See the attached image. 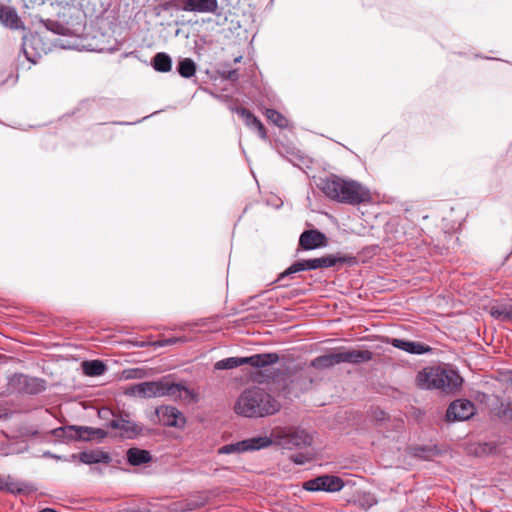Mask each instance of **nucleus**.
I'll return each mask as SVG.
<instances>
[{
  "label": "nucleus",
  "mask_w": 512,
  "mask_h": 512,
  "mask_svg": "<svg viewBox=\"0 0 512 512\" xmlns=\"http://www.w3.org/2000/svg\"><path fill=\"white\" fill-rule=\"evenodd\" d=\"M281 404L265 389L251 387L245 389L238 397L234 411L248 418H260L276 414Z\"/></svg>",
  "instance_id": "nucleus-1"
},
{
  "label": "nucleus",
  "mask_w": 512,
  "mask_h": 512,
  "mask_svg": "<svg viewBox=\"0 0 512 512\" xmlns=\"http://www.w3.org/2000/svg\"><path fill=\"white\" fill-rule=\"evenodd\" d=\"M463 383V378L453 369L431 366L425 367L416 375V385L420 389H437L445 393L458 390Z\"/></svg>",
  "instance_id": "nucleus-2"
},
{
  "label": "nucleus",
  "mask_w": 512,
  "mask_h": 512,
  "mask_svg": "<svg viewBox=\"0 0 512 512\" xmlns=\"http://www.w3.org/2000/svg\"><path fill=\"white\" fill-rule=\"evenodd\" d=\"M354 233L367 234L374 226L376 217L375 199L372 193L359 182L354 181Z\"/></svg>",
  "instance_id": "nucleus-3"
},
{
  "label": "nucleus",
  "mask_w": 512,
  "mask_h": 512,
  "mask_svg": "<svg viewBox=\"0 0 512 512\" xmlns=\"http://www.w3.org/2000/svg\"><path fill=\"white\" fill-rule=\"evenodd\" d=\"M385 241L389 246L407 245L408 247L419 248L423 243L420 229L415 225H404L393 219L385 225Z\"/></svg>",
  "instance_id": "nucleus-4"
},
{
  "label": "nucleus",
  "mask_w": 512,
  "mask_h": 512,
  "mask_svg": "<svg viewBox=\"0 0 512 512\" xmlns=\"http://www.w3.org/2000/svg\"><path fill=\"white\" fill-rule=\"evenodd\" d=\"M317 186L327 197L352 204V182L330 175L320 179Z\"/></svg>",
  "instance_id": "nucleus-5"
},
{
  "label": "nucleus",
  "mask_w": 512,
  "mask_h": 512,
  "mask_svg": "<svg viewBox=\"0 0 512 512\" xmlns=\"http://www.w3.org/2000/svg\"><path fill=\"white\" fill-rule=\"evenodd\" d=\"M279 359V355L274 352L254 354L249 357H229L216 362L215 369L228 370L244 364H249L256 368H262L277 363Z\"/></svg>",
  "instance_id": "nucleus-6"
},
{
  "label": "nucleus",
  "mask_w": 512,
  "mask_h": 512,
  "mask_svg": "<svg viewBox=\"0 0 512 512\" xmlns=\"http://www.w3.org/2000/svg\"><path fill=\"white\" fill-rule=\"evenodd\" d=\"M275 444L284 449L302 448L311 444V436L299 428H275L272 430Z\"/></svg>",
  "instance_id": "nucleus-7"
},
{
  "label": "nucleus",
  "mask_w": 512,
  "mask_h": 512,
  "mask_svg": "<svg viewBox=\"0 0 512 512\" xmlns=\"http://www.w3.org/2000/svg\"><path fill=\"white\" fill-rule=\"evenodd\" d=\"M345 259L336 257L334 255H325L318 258H312L307 260H300L293 263L285 271H283L277 278V282H281L286 277H289L297 272L305 270H315L319 268H329L336 266L338 263L344 262Z\"/></svg>",
  "instance_id": "nucleus-8"
},
{
  "label": "nucleus",
  "mask_w": 512,
  "mask_h": 512,
  "mask_svg": "<svg viewBox=\"0 0 512 512\" xmlns=\"http://www.w3.org/2000/svg\"><path fill=\"white\" fill-rule=\"evenodd\" d=\"M160 397L168 396L186 403L197 402V395L188 387L179 383L160 381Z\"/></svg>",
  "instance_id": "nucleus-9"
},
{
  "label": "nucleus",
  "mask_w": 512,
  "mask_h": 512,
  "mask_svg": "<svg viewBox=\"0 0 512 512\" xmlns=\"http://www.w3.org/2000/svg\"><path fill=\"white\" fill-rule=\"evenodd\" d=\"M160 397L168 396L186 403L197 402V395L188 387L179 383L160 381Z\"/></svg>",
  "instance_id": "nucleus-10"
},
{
  "label": "nucleus",
  "mask_w": 512,
  "mask_h": 512,
  "mask_svg": "<svg viewBox=\"0 0 512 512\" xmlns=\"http://www.w3.org/2000/svg\"><path fill=\"white\" fill-rule=\"evenodd\" d=\"M476 412L473 402L467 399H457L453 401L447 411V421H465L470 419Z\"/></svg>",
  "instance_id": "nucleus-11"
},
{
  "label": "nucleus",
  "mask_w": 512,
  "mask_h": 512,
  "mask_svg": "<svg viewBox=\"0 0 512 512\" xmlns=\"http://www.w3.org/2000/svg\"><path fill=\"white\" fill-rule=\"evenodd\" d=\"M344 362H352V351H331L313 359L310 366L315 369H326Z\"/></svg>",
  "instance_id": "nucleus-12"
},
{
  "label": "nucleus",
  "mask_w": 512,
  "mask_h": 512,
  "mask_svg": "<svg viewBox=\"0 0 512 512\" xmlns=\"http://www.w3.org/2000/svg\"><path fill=\"white\" fill-rule=\"evenodd\" d=\"M303 487L307 491H326L336 492L342 489L343 481L337 476H319L317 478L306 481Z\"/></svg>",
  "instance_id": "nucleus-13"
},
{
  "label": "nucleus",
  "mask_w": 512,
  "mask_h": 512,
  "mask_svg": "<svg viewBox=\"0 0 512 512\" xmlns=\"http://www.w3.org/2000/svg\"><path fill=\"white\" fill-rule=\"evenodd\" d=\"M159 422L167 427L183 428L186 424L184 415L173 406H160L156 409Z\"/></svg>",
  "instance_id": "nucleus-14"
},
{
  "label": "nucleus",
  "mask_w": 512,
  "mask_h": 512,
  "mask_svg": "<svg viewBox=\"0 0 512 512\" xmlns=\"http://www.w3.org/2000/svg\"><path fill=\"white\" fill-rule=\"evenodd\" d=\"M175 6L183 11L214 13L218 9L217 0H174Z\"/></svg>",
  "instance_id": "nucleus-15"
},
{
  "label": "nucleus",
  "mask_w": 512,
  "mask_h": 512,
  "mask_svg": "<svg viewBox=\"0 0 512 512\" xmlns=\"http://www.w3.org/2000/svg\"><path fill=\"white\" fill-rule=\"evenodd\" d=\"M107 427L114 430H119V435L128 439L134 438L142 431L141 426L124 418L123 416H115L107 423Z\"/></svg>",
  "instance_id": "nucleus-16"
},
{
  "label": "nucleus",
  "mask_w": 512,
  "mask_h": 512,
  "mask_svg": "<svg viewBox=\"0 0 512 512\" xmlns=\"http://www.w3.org/2000/svg\"><path fill=\"white\" fill-rule=\"evenodd\" d=\"M299 245L304 250H313L327 245V238L324 233L317 229L305 230L299 238Z\"/></svg>",
  "instance_id": "nucleus-17"
},
{
  "label": "nucleus",
  "mask_w": 512,
  "mask_h": 512,
  "mask_svg": "<svg viewBox=\"0 0 512 512\" xmlns=\"http://www.w3.org/2000/svg\"><path fill=\"white\" fill-rule=\"evenodd\" d=\"M0 23L9 29H24V24L14 7L0 3Z\"/></svg>",
  "instance_id": "nucleus-18"
},
{
  "label": "nucleus",
  "mask_w": 512,
  "mask_h": 512,
  "mask_svg": "<svg viewBox=\"0 0 512 512\" xmlns=\"http://www.w3.org/2000/svg\"><path fill=\"white\" fill-rule=\"evenodd\" d=\"M232 110L243 118L245 124L248 127L257 130L262 139L267 138L266 130L263 124L250 110L244 107H236Z\"/></svg>",
  "instance_id": "nucleus-19"
},
{
  "label": "nucleus",
  "mask_w": 512,
  "mask_h": 512,
  "mask_svg": "<svg viewBox=\"0 0 512 512\" xmlns=\"http://www.w3.org/2000/svg\"><path fill=\"white\" fill-rule=\"evenodd\" d=\"M18 382L21 385V391L26 394L36 395L46 389L45 381L36 377L20 375Z\"/></svg>",
  "instance_id": "nucleus-20"
},
{
  "label": "nucleus",
  "mask_w": 512,
  "mask_h": 512,
  "mask_svg": "<svg viewBox=\"0 0 512 512\" xmlns=\"http://www.w3.org/2000/svg\"><path fill=\"white\" fill-rule=\"evenodd\" d=\"M160 381H147L132 387V393L142 398L160 397Z\"/></svg>",
  "instance_id": "nucleus-21"
},
{
  "label": "nucleus",
  "mask_w": 512,
  "mask_h": 512,
  "mask_svg": "<svg viewBox=\"0 0 512 512\" xmlns=\"http://www.w3.org/2000/svg\"><path fill=\"white\" fill-rule=\"evenodd\" d=\"M392 345L410 354L421 355L431 350L428 345L420 342L408 341L403 339H393Z\"/></svg>",
  "instance_id": "nucleus-22"
},
{
  "label": "nucleus",
  "mask_w": 512,
  "mask_h": 512,
  "mask_svg": "<svg viewBox=\"0 0 512 512\" xmlns=\"http://www.w3.org/2000/svg\"><path fill=\"white\" fill-rule=\"evenodd\" d=\"M246 451H256L263 448H267L272 444H275L274 437L268 436H257L243 440Z\"/></svg>",
  "instance_id": "nucleus-23"
},
{
  "label": "nucleus",
  "mask_w": 512,
  "mask_h": 512,
  "mask_svg": "<svg viewBox=\"0 0 512 512\" xmlns=\"http://www.w3.org/2000/svg\"><path fill=\"white\" fill-rule=\"evenodd\" d=\"M127 461L132 466H139L142 464H146L151 461V454L147 450L139 449V448H130L127 453Z\"/></svg>",
  "instance_id": "nucleus-24"
},
{
  "label": "nucleus",
  "mask_w": 512,
  "mask_h": 512,
  "mask_svg": "<svg viewBox=\"0 0 512 512\" xmlns=\"http://www.w3.org/2000/svg\"><path fill=\"white\" fill-rule=\"evenodd\" d=\"M79 459L84 464L108 463L110 456L102 451H84L79 454Z\"/></svg>",
  "instance_id": "nucleus-25"
},
{
  "label": "nucleus",
  "mask_w": 512,
  "mask_h": 512,
  "mask_svg": "<svg viewBox=\"0 0 512 512\" xmlns=\"http://www.w3.org/2000/svg\"><path fill=\"white\" fill-rule=\"evenodd\" d=\"M152 66L158 72H169L172 67V61L168 54L159 52L153 57Z\"/></svg>",
  "instance_id": "nucleus-26"
},
{
  "label": "nucleus",
  "mask_w": 512,
  "mask_h": 512,
  "mask_svg": "<svg viewBox=\"0 0 512 512\" xmlns=\"http://www.w3.org/2000/svg\"><path fill=\"white\" fill-rule=\"evenodd\" d=\"M82 366L84 373L88 376H100L106 371L105 364L100 360L85 361Z\"/></svg>",
  "instance_id": "nucleus-27"
},
{
  "label": "nucleus",
  "mask_w": 512,
  "mask_h": 512,
  "mask_svg": "<svg viewBox=\"0 0 512 512\" xmlns=\"http://www.w3.org/2000/svg\"><path fill=\"white\" fill-rule=\"evenodd\" d=\"M495 411L496 416L503 423L512 426V401L501 402Z\"/></svg>",
  "instance_id": "nucleus-28"
},
{
  "label": "nucleus",
  "mask_w": 512,
  "mask_h": 512,
  "mask_svg": "<svg viewBox=\"0 0 512 512\" xmlns=\"http://www.w3.org/2000/svg\"><path fill=\"white\" fill-rule=\"evenodd\" d=\"M178 73L184 78H190L195 75L196 65L190 58L181 59L177 65Z\"/></svg>",
  "instance_id": "nucleus-29"
},
{
  "label": "nucleus",
  "mask_w": 512,
  "mask_h": 512,
  "mask_svg": "<svg viewBox=\"0 0 512 512\" xmlns=\"http://www.w3.org/2000/svg\"><path fill=\"white\" fill-rule=\"evenodd\" d=\"M491 315L502 321H512V305H498L491 308Z\"/></svg>",
  "instance_id": "nucleus-30"
},
{
  "label": "nucleus",
  "mask_w": 512,
  "mask_h": 512,
  "mask_svg": "<svg viewBox=\"0 0 512 512\" xmlns=\"http://www.w3.org/2000/svg\"><path fill=\"white\" fill-rule=\"evenodd\" d=\"M361 508L367 510L377 503L375 496L367 492H358L357 499L354 500Z\"/></svg>",
  "instance_id": "nucleus-31"
},
{
  "label": "nucleus",
  "mask_w": 512,
  "mask_h": 512,
  "mask_svg": "<svg viewBox=\"0 0 512 512\" xmlns=\"http://www.w3.org/2000/svg\"><path fill=\"white\" fill-rule=\"evenodd\" d=\"M266 117L274 123L276 126L280 128H284L287 126L288 121L287 119L277 110L275 109H267L266 110Z\"/></svg>",
  "instance_id": "nucleus-32"
},
{
  "label": "nucleus",
  "mask_w": 512,
  "mask_h": 512,
  "mask_svg": "<svg viewBox=\"0 0 512 512\" xmlns=\"http://www.w3.org/2000/svg\"><path fill=\"white\" fill-rule=\"evenodd\" d=\"M243 452H246L243 440L236 443L226 444L218 449V454H238Z\"/></svg>",
  "instance_id": "nucleus-33"
},
{
  "label": "nucleus",
  "mask_w": 512,
  "mask_h": 512,
  "mask_svg": "<svg viewBox=\"0 0 512 512\" xmlns=\"http://www.w3.org/2000/svg\"><path fill=\"white\" fill-rule=\"evenodd\" d=\"M71 429L75 430L76 437L78 439L89 441L93 439V434L89 430H93L92 427H86V426H71Z\"/></svg>",
  "instance_id": "nucleus-34"
},
{
  "label": "nucleus",
  "mask_w": 512,
  "mask_h": 512,
  "mask_svg": "<svg viewBox=\"0 0 512 512\" xmlns=\"http://www.w3.org/2000/svg\"><path fill=\"white\" fill-rule=\"evenodd\" d=\"M37 42H39V39L37 37H32L30 40H28V41L25 40L23 43V51L26 55V58L28 61L32 62L33 64L37 63V59L33 55H30L28 53L27 48H28V45L34 46Z\"/></svg>",
  "instance_id": "nucleus-35"
},
{
  "label": "nucleus",
  "mask_w": 512,
  "mask_h": 512,
  "mask_svg": "<svg viewBox=\"0 0 512 512\" xmlns=\"http://www.w3.org/2000/svg\"><path fill=\"white\" fill-rule=\"evenodd\" d=\"M207 502V498L204 497V496H200L198 499L196 500H190L187 504H186V509L187 510H195V509H198L202 506H204Z\"/></svg>",
  "instance_id": "nucleus-36"
},
{
  "label": "nucleus",
  "mask_w": 512,
  "mask_h": 512,
  "mask_svg": "<svg viewBox=\"0 0 512 512\" xmlns=\"http://www.w3.org/2000/svg\"><path fill=\"white\" fill-rule=\"evenodd\" d=\"M371 356L372 353L370 351L354 350V363L370 360Z\"/></svg>",
  "instance_id": "nucleus-37"
},
{
  "label": "nucleus",
  "mask_w": 512,
  "mask_h": 512,
  "mask_svg": "<svg viewBox=\"0 0 512 512\" xmlns=\"http://www.w3.org/2000/svg\"><path fill=\"white\" fill-rule=\"evenodd\" d=\"M46 27L51 30V31H54L58 34H64L65 33V30L66 28H64L62 25L56 23V22H53V21H48L47 24H46Z\"/></svg>",
  "instance_id": "nucleus-38"
},
{
  "label": "nucleus",
  "mask_w": 512,
  "mask_h": 512,
  "mask_svg": "<svg viewBox=\"0 0 512 512\" xmlns=\"http://www.w3.org/2000/svg\"><path fill=\"white\" fill-rule=\"evenodd\" d=\"M222 77L230 81H237L239 78V74L238 71L235 69L227 70L222 72Z\"/></svg>",
  "instance_id": "nucleus-39"
},
{
  "label": "nucleus",
  "mask_w": 512,
  "mask_h": 512,
  "mask_svg": "<svg viewBox=\"0 0 512 512\" xmlns=\"http://www.w3.org/2000/svg\"><path fill=\"white\" fill-rule=\"evenodd\" d=\"M93 434V438L103 439L108 435V432L101 428H93V430H89Z\"/></svg>",
  "instance_id": "nucleus-40"
},
{
  "label": "nucleus",
  "mask_w": 512,
  "mask_h": 512,
  "mask_svg": "<svg viewBox=\"0 0 512 512\" xmlns=\"http://www.w3.org/2000/svg\"><path fill=\"white\" fill-rule=\"evenodd\" d=\"M112 414V411L110 409L104 408L99 411V416L101 418H107L108 415Z\"/></svg>",
  "instance_id": "nucleus-41"
},
{
  "label": "nucleus",
  "mask_w": 512,
  "mask_h": 512,
  "mask_svg": "<svg viewBox=\"0 0 512 512\" xmlns=\"http://www.w3.org/2000/svg\"><path fill=\"white\" fill-rule=\"evenodd\" d=\"M178 341V339H168L166 340L165 342H156L155 345H158V346H164V345H170V344H174Z\"/></svg>",
  "instance_id": "nucleus-42"
},
{
  "label": "nucleus",
  "mask_w": 512,
  "mask_h": 512,
  "mask_svg": "<svg viewBox=\"0 0 512 512\" xmlns=\"http://www.w3.org/2000/svg\"><path fill=\"white\" fill-rule=\"evenodd\" d=\"M293 461L296 463V464H303L304 461L302 459V456H295L293 457Z\"/></svg>",
  "instance_id": "nucleus-43"
},
{
  "label": "nucleus",
  "mask_w": 512,
  "mask_h": 512,
  "mask_svg": "<svg viewBox=\"0 0 512 512\" xmlns=\"http://www.w3.org/2000/svg\"><path fill=\"white\" fill-rule=\"evenodd\" d=\"M139 347H144L146 346V344L144 342H142L141 344L138 345Z\"/></svg>",
  "instance_id": "nucleus-44"
},
{
  "label": "nucleus",
  "mask_w": 512,
  "mask_h": 512,
  "mask_svg": "<svg viewBox=\"0 0 512 512\" xmlns=\"http://www.w3.org/2000/svg\"><path fill=\"white\" fill-rule=\"evenodd\" d=\"M240 59H241V57L236 58V59H235V62H239V61H240Z\"/></svg>",
  "instance_id": "nucleus-45"
}]
</instances>
